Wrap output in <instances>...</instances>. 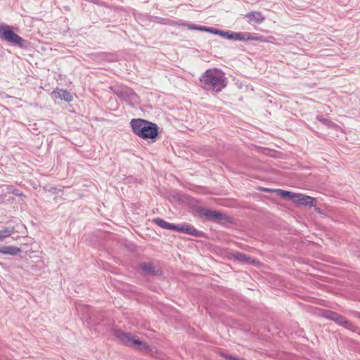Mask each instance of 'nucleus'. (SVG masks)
I'll use <instances>...</instances> for the list:
<instances>
[{
    "instance_id": "1",
    "label": "nucleus",
    "mask_w": 360,
    "mask_h": 360,
    "mask_svg": "<svg viewBox=\"0 0 360 360\" xmlns=\"http://www.w3.org/2000/svg\"><path fill=\"white\" fill-rule=\"evenodd\" d=\"M200 86L205 91L219 93L226 86L224 73L218 69H208L199 78Z\"/></svg>"
},
{
    "instance_id": "2",
    "label": "nucleus",
    "mask_w": 360,
    "mask_h": 360,
    "mask_svg": "<svg viewBox=\"0 0 360 360\" xmlns=\"http://www.w3.org/2000/svg\"><path fill=\"white\" fill-rule=\"evenodd\" d=\"M130 126L133 132L143 139H155L158 135L156 124L143 119H132Z\"/></svg>"
},
{
    "instance_id": "3",
    "label": "nucleus",
    "mask_w": 360,
    "mask_h": 360,
    "mask_svg": "<svg viewBox=\"0 0 360 360\" xmlns=\"http://www.w3.org/2000/svg\"><path fill=\"white\" fill-rule=\"evenodd\" d=\"M0 39L21 48H25L27 45L26 40L15 34L9 25L5 24L0 25Z\"/></svg>"
},
{
    "instance_id": "4",
    "label": "nucleus",
    "mask_w": 360,
    "mask_h": 360,
    "mask_svg": "<svg viewBox=\"0 0 360 360\" xmlns=\"http://www.w3.org/2000/svg\"><path fill=\"white\" fill-rule=\"evenodd\" d=\"M221 37L228 39L233 41H265V38L263 36H255L249 32H225L223 31Z\"/></svg>"
},
{
    "instance_id": "5",
    "label": "nucleus",
    "mask_w": 360,
    "mask_h": 360,
    "mask_svg": "<svg viewBox=\"0 0 360 360\" xmlns=\"http://www.w3.org/2000/svg\"><path fill=\"white\" fill-rule=\"evenodd\" d=\"M113 93L119 98L120 100L127 101L128 103H137L139 100L138 95L130 87L122 86L113 89Z\"/></svg>"
},
{
    "instance_id": "6",
    "label": "nucleus",
    "mask_w": 360,
    "mask_h": 360,
    "mask_svg": "<svg viewBox=\"0 0 360 360\" xmlns=\"http://www.w3.org/2000/svg\"><path fill=\"white\" fill-rule=\"evenodd\" d=\"M117 338L125 345L138 349H149V346L145 342L136 339L131 333L122 332L117 335Z\"/></svg>"
},
{
    "instance_id": "7",
    "label": "nucleus",
    "mask_w": 360,
    "mask_h": 360,
    "mask_svg": "<svg viewBox=\"0 0 360 360\" xmlns=\"http://www.w3.org/2000/svg\"><path fill=\"white\" fill-rule=\"evenodd\" d=\"M322 316L328 319L334 321L337 324L350 328L352 323L348 321L344 316L340 314L328 309H324Z\"/></svg>"
},
{
    "instance_id": "8",
    "label": "nucleus",
    "mask_w": 360,
    "mask_h": 360,
    "mask_svg": "<svg viewBox=\"0 0 360 360\" xmlns=\"http://www.w3.org/2000/svg\"><path fill=\"white\" fill-rule=\"evenodd\" d=\"M174 231L195 237H202L204 234L203 232L195 229L193 226L188 224H174Z\"/></svg>"
},
{
    "instance_id": "9",
    "label": "nucleus",
    "mask_w": 360,
    "mask_h": 360,
    "mask_svg": "<svg viewBox=\"0 0 360 360\" xmlns=\"http://www.w3.org/2000/svg\"><path fill=\"white\" fill-rule=\"evenodd\" d=\"M200 214L211 220H224L226 221H230V217L229 216L218 211L202 209L200 210Z\"/></svg>"
},
{
    "instance_id": "10",
    "label": "nucleus",
    "mask_w": 360,
    "mask_h": 360,
    "mask_svg": "<svg viewBox=\"0 0 360 360\" xmlns=\"http://www.w3.org/2000/svg\"><path fill=\"white\" fill-rule=\"evenodd\" d=\"M245 17L248 19V21L250 23H255L257 25L262 23L265 20V17L260 11L249 12L245 14Z\"/></svg>"
},
{
    "instance_id": "11",
    "label": "nucleus",
    "mask_w": 360,
    "mask_h": 360,
    "mask_svg": "<svg viewBox=\"0 0 360 360\" xmlns=\"http://www.w3.org/2000/svg\"><path fill=\"white\" fill-rule=\"evenodd\" d=\"M139 269L143 273L150 275H158L160 274L159 269L151 262H143L139 265Z\"/></svg>"
},
{
    "instance_id": "12",
    "label": "nucleus",
    "mask_w": 360,
    "mask_h": 360,
    "mask_svg": "<svg viewBox=\"0 0 360 360\" xmlns=\"http://www.w3.org/2000/svg\"><path fill=\"white\" fill-rule=\"evenodd\" d=\"M188 29L191 30H199V31H203L207 32L210 33H212L214 34H218L221 37V34H223V31L220 30H217L213 27H205V26H200L198 25H188Z\"/></svg>"
},
{
    "instance_id": "13",
    "label": "nucleus",
    "mask_w": 360,
    "mask_h": 360,
    "mask_svg": "<svg viewBox=\"0 0 360 360\" xmlns=\"http://www.w3.org/2000/svg\"><path fill=\"white\" fill-rule=\"evenodd\" d=\"M314 201V198L304 195L302 194L297 193L294 202L303 205H312Z\"/></svg>"
},
{
    "instance_id": "14",
    "label": "nucleus",
    "mask_w": 360,
    "mask_h": 360,
    "mask_svg": "<svg viewBox=\"0 0 360 360\" xmlns=\"http://www.w3.org/2000/svg\"><path fill=\"white\" fill-rule=\"evenodd\" d=\"M20 252L21 250L19 248L12 245L0 247V253L4 255H16Z\"/></svg>"
},
{
    "instance_id": "15",
    "label": "nucleus",
    "mask_w": 360,
    "mask_h": 360,
    "mask_svg": "<svg viewBox=\"0 0 360 360\" xmlns=\"http://www.w3.org/2000/svg\"><path fill=\"white\" fill-rule=\"evenodd\" d=\"M53 94L56 98H60L65 101L70 102L72 101V96L67 90L59 89L58 91H53Z\"/></svg>"
},
{
    "instance_id": "16",
    "label": "nucleus",
    "mask_w": 360,
    "mask_h": 360,
    "mask_svg": "<svg viewBox=\"0 0 360 360\" xmlns=\"http://www.w3.org/2000/svg\"><path fill=\"white\" fill-rule=\"evenodd\" d=\"M276 192L278 193V195H280L281 198L291 200L292 201L295 202V199L296 198V194L295 193L282 190V189H277L276 190Z\"/></svg>"
},
{
    "instance_id": "17",
    "label": "nucleus",
    "mask_w": 360,
    "mask_h": 360,
    "mask_svg": "<svg viewBox=\"0 0 360 360\" xmlns=\"http://www.w3.org/2000/svg\"><path fill=\"white\" fill-rule=\"evenodd\" d=\"M153 222L164 229L174 230V224L169 223L160 218L154 219Z\"/></svg>"
},
{
    "instance_id": "18",
    "label": "nucleus",
    "mask_w": 360,
    "mask_h": 360,
    "mask_svg": "<svg viewBox=\"0 0 360 360\" xmlns=\"http://www.w3.org/2000/svg\"><path fill=\"white\" fill-rule=\"evenodd\" d=\"M141 18H149L150 16L148 15H140L139 18L141 20ZM150 20L157 23L162 24V25H169L170 19L169 18H163L160 17H150Z\"/></svg>"
},
{
    "instance_id": "19",
    "label": "nucleus",
    "mask_w": 360,
    "mask_h": 360,
    "mask_svg": "<svg viewBox=\"0 0 360 360\" xmlns=\"http://www.w3.org/2000/svg\"><path fill=\"white\" fill-rule=\"evenodd\" d=\"M14 233L13 227H6L4 229L0 230V241H2L4 238L10 236Z\"/></svg>"
},
{
    "instance_id": "20",
    "label": "nucleus",
    "mask_w": 360,
    "mask_h": 360,
    "mask_svg": "<svg viewBox=\"0 0 360 360\" xmlns=\"http://www.w3.org/2000/svg\"><path fill=\"white\" fill-rule=\"evenodd\" d=\"M234 257L236 259L240 262H248L250 258L248 257L246 255L240 252H237L234 255Z\"/></svg>"
},
{
    "instance_id": "21",
    "label": "nucleus",
    "mask_w": 360,
    "mask_h": 360,
    "mask_svg": "<svg viewBox=\"0 0 360 360\" xmlns=\"http://www.w3.org/2000/svg\"><path fill=\"white\" fill-rule=\"evenodd\" d=\"M170 22L171 23H169V25H172V26L177 25V26H184V27H188V25H190L189 23H186L182 20L175 21V20H173L171 19H170Z\"/></svg>"
},
{
    "instance_id": "22",
    "label": "nucleus",
    "mask_w": 360,
    "mask_h": 360,
    "mask_svg": "<svg viewBox=\"0 0 360 360\" xmlns=\"http://www.w3.org/2000/svg\"><path fill=\"white\" fill-rule=\"evenodd\" d=\"M316 119L320 121L321 122L328 125V124H330L331 122L328 120V119H326L324 117H323L322 116H317Z\"/></svg>"
},
{
    "instance_id": "23",
    "label": "nucleus",
    "mask_w": 360,
    "mask_h": 360,
    "mask_svg": "<svg viewBox=\"0 0 360 360\" xmlns=\"http://www.w3.org/2000/svg\"><path fill=\"white\" fill-rule=\"evenodd\" d=\"M12 193L16 196H22V193L20 190L16 189V188H15L12 191Z\"/></svg>"
},
{
    "instance_id": "24",
    "label": "nucleus",
    "mask_w": 360,
    "mask_h": 360,
    "mask_svg": "<svg viewBox=\"0 0 360 360\" xmlns=\"http://www.w3.org/2000/svg\"><path fill=\"white\" fill-rule=\"evenodd\" d=\"M226 359H229V360H245L244 359H240V358H238L236 356H231V355L226 356Z\"/></svg>"
},
{
    "instance_id": "25",
    "label": "nucleus",
    "mask_w": 360,
    "mask_h": 360,
    "mask_svg": "<svg viewBox=\"0 0 360 360\" xmlns=\"http://www.w3.org/2000/svg\"><path fill=\"white\" fill-rule=\"evenodd\" d=\"M43 265H44V263H43V262H42V261H41V260H40V261H39V262H38V266H39L40 268H41V267H42V266H43Z\"/></svg>"
},
{
    "instance_id": "26",
    "label": "nucleus",
    "mask_w": 360,
    "mask_h": 360,
    "mask_svg": "<svg viewBox=\"0 0 360 360\" xmlns=\"http://www.w3.org/2000/svg\"><path fill=\"white\" fill-rule=\"evenodd\" d=\"M262 191H270V190H269V189H268V188H262Z\"/></svg>"
},
{
    "instance_id": "27",
    "label": "nucleus",
    "mask_w": 360,
    "mask_h": 360,
    "mask_svg": "<svg viewBox=\"0 0 360 360\" xmlns=\"http://www.w3.org/2000/svg\"><path fill=\"white\" fill-rule=\"evenodd\" d=\"M31 269H32V271H34V266H32Z\"/></svg>"
}]
</instances>
